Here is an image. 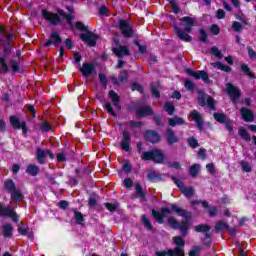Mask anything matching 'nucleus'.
Instances as JSON below:
<instances>
[{"mask_svg":"<svg viewBox=\"0 0 256 256\" xmlns=\"http://www.w3.org/2000/svg\"><path fill=\"white\" fill-rule=\"evenodd\" d=\"M171 213H176V215H178V217H182L183 220L179 222V220L175 219V217L170 216L167 219L169 227L180 231L182 237L189 235V220L192 217L191 212L179 207L175 203L171 204V209H169L167 206L162 207L160 211L152 209V217L157 223H159V225H163V223H165V217H167V215H171Z\"/></svg>","mask_w":256,"mask_h":256,"instance_id":"f257e3e1","label":"nucleus"},{"mask_svg":"<svg viewBox=\"0 0 256 256\" xmlns=\"http://www.w3.org/2000/svg\"><path fill=\"white\" fill-rule=\"evenodd\" d=\"M180 22L183 23V30L177 25L174 26V31H176L177 37L180 39V41H185V43H191L193 41V38L188 33H191L193 31V27L197 25V19L190 17V16H184L180 18Z\"/></svg>","mask_w":256,"mask_h":256,"instance_id":"f03ea898","label":"nucleus"},{"mask_svg":"<svg viewBox=\"0 0 256 256\" xmlns=\"http://www.w3.org/2000/svg\"><path fill=\"white\" fill-rule=\"evenodd\" d=\"M42 17L43 19H45V21L50 23V25H53V27H57V25H61L63 21L61 17H63V19H66V23H68L70 27H73V15L65 13V10L63 9L58 8L56 10V13L43 9Z\"/></svg>","mask_w":256,"mask_h":256,"instance_id":"7ed1b4c3","label":"nucleus"},{"mask_svg":"<svg viewBox=\"0 0 256 256\" xmlns=\"http://www.w3.org/2000/svg\"><path fill=\"white\" fill-rule=\"evenodd\" d=\"M172 241L176 245L173 249L156 251L155 256H185V239L182 236H174Z\"/></svg>","mask_w":256,"mask_h":256,"instance_id":"20e7f679","label":"nucleus"},{"mask_svg":"<svg viewBox=\"0 0 256 256\" xmlns=\"http://www.w3.org/2000/svg\"><path fill=\"white\" fill-rule=\"evenodd\" d=\"M4 189L7 193H10V199L13 203H21V201L25 199L23 191H21V189H17L13 179H7L4 182Z\"/></svg>","mask_w":256,"mask_h":256,"instance_id":"39448f33","label":"nucleus"},{"mask_svg":"<svg viewBox=\"0 0 256 256\" xmlns=\"http://www.w3.org/2000/svg\"><path fill=\"white\" fill-rule=\"evenodd\" d=\"M141 159L143 161H152L156 165H161L165 163V153H163V150L156 148L142 152Z\"/></svg>","mask_w":256,"mask_h":256,"instance_id":"423d86ee","label":"nucleus"},{"mask_svg":"<svg viewBox=\"0 0 256 256\" xmlns=\"http://www.w3.org/2000/svg\"><path fill=\"white\" fill-rule=\"evenodd\" d=\"M194 231L196 233H204V237L202 238V243L204 247H211V243L213 241V236L211 234V226L209 224H200L194 227Z\"/></svg>","mask_w":256,"mask_h":256,"instance_id":"0eeeda50","label":"nucleus"},{"mask_svg":"<svg viewBox=\"0 0 256 256\" xmlns=\"http://www.w3.org/2000/svg\"><path fill=\"white\" fill-rule=\"evenodd\" d=\"M198 104L200 107H205V105H208V107L215 111L217 104L215 103V99H213L210 95L206 94L203 90H198Z\"/></svg>","mask_w":256,"mask_h":256,"instance_id":"6e6552de","label":"nucleus"},{"mask_svg":"<svg viewBox=\"0 0 256 256\" xmlns=\"http://www.w3.org/2000/svg\"><path fill=\"white\" fill-rule=\"evenodd\" d=\"M118 29L121 31L125 39H131L135 37V30L133 29L131 24L125 19H120L118 21Z\"/></svg>","mask_w":256,"mask_h":256,"instance_id":"1a4fd4ad","label":"nucleus"},{"mask_svg":"<svg viewBox=\"0 0 256 256\" xmlns=\"http://www.w3.org/2000/svg\"><path fill=\"white\" fill-rule=\"evenodd\" d=\"M79 37L81 41L88 45V47H95L97 45V39H99V34H95L91 30H88L86 33H81Z\"/></svg>","mask_w":256,"mask_h":256,"instance_id":"9d476101","label":"nucleus"},{"mask_svg":"<svg viewBox=\"0 0 256 256\" xmlns=\"http://www.w3.org/2000/svg\"><path fill=\"white\" fill-rule=\"evenodd\" d=\"M143 139L146 143L157 145V143H161V134L155 130H146L143 133Z\"/></svg>","mask_w":256,"mask_h":256,"instance_id":"9b49d317","label":"nucleus"},{"mask_svg":"<svg viewBox=\"0 0 256 256\" xmlns=\"http://www.w3.org/2000/svg\"><path fill=\"white\" fill-rule=\"evenodd\" d=\"M185 73H187V75H190V77H194L197 81L199 79H202L204 83H211V80L209 79V74L205 70L193 71L191 68H186Z\"/></svg>","mask_w":256,"mask_h":256,"instance_id":"f8f14e48","label":"nucleus"},{"mask_svg":"<svg viewBox=\"0 0 256 256\" xmlns=\"http://www.w3.org/2000/svg\"><path fill=\"white\" fill-rule=\"evenodd\" d=\"M61 43H63V38L59 35V32L52 31L49 39L44 43V47H51L53 45L55 49H59Z\"/></svg>","mask_w":256,"mask_h":256,"instance_id":"ddd939ff","label":"nucleus"},{"mask_svg":"<svg viewBox=\"0 0 256 256\" xmlns=\"http://www.w3.org/2000/svg\"><path fill=\"white\" fill-rule=\"evenodd\" d=\"M226 91L232 101V103H237L241 97V90L233 85L232 83L226 84Z\"/></svg>","mask_w":256,"mask_h":256,"instance_id":"4468645a","label":"nucleus"},{"mask_svg":"<svg viewBox=\"0 0 256 256\" xmlns=\"http://www.w3.org/2000/svg\"><path fill=\"white\" fill-rule=\"evenodd\" d=\"M10 125L13 129H22L23 135H26L29 132V128L27 127V122L19 120L17 116H10Z\"/></svg>","mask_w":256,"mask_h":256,"instance_id":"2eb2a0df","label":"nucleus"},{"mask_svg":"<svg viewBox=\"0 0 256 256\" xmlns=\"http://www.w3.org/2000/svg\"><path fill=\"white\" fill-rule=\"evenodd\" d=\"M189 116L191 117L192 121H195L198 131H203L205 122L203 121V116L201 113H199L197 110H192Z\"/></svg>","mask_w":256,"mask_h":256,"instance_id":"dca6fc26","label":"nucleus"},{"mask_svg":"<svg viewBox=\"0 0 256 256\" xmlns=\"http://www.w3.org/2000/svg\"><path fill=\"white\" fill-rule=\"evenodd\" d=\"M112 53H114V55L118 57V59H123V57L131 56V50H129V47L125 45L119 47H112Z\"/></svg>","mask_w":256,"mask_h":256,"instance_id":"f3484780","label":"nucleus"},{"mask_svg":"<svg viewBox=\"0 0 256 256\" xmlns=\"http://www.w3.org/2000/svg\"><path fill=\"white\" fill-rule=\"evenodd\" d=\"M136 115L140 119H143L145 117H151L152 115H155V111H153V108L151 106L145 105L136 109Z\"/></svg>","mask_w":256,"mask_h":256,"instance_id":"a211bd4d","label":"nucleus"},{"mask_svg":"<svg viewBox=\"0 0 256 256\" xmlns=\"http://www.w3.org/2000/svg\"><path fill=\"white\" fill-rule=\"evenodd\" d=\"M120 148L122 151H131V133H129L127 130L122 132V142L120 143Z\"/></svg>","mask_w":256,"mask_h":256,"instance_id":"6ab92c4d","label":"nucleus"},{"mask_svg":"<svg viewBox=\"0 0 256 256\" xmlns=\"http://www.w3.org/2000/svg\"><path fill=\"white\" fill-rule=\"evenodd\" d=\"M240 115L246 123H253V121H255V113L247 107H242L240 109Z\"/></svg>","mask_w":256,"mask_h":256,"instance_id":"aec40b11","label":"nucleus"},{"mask_svg":"<svg viewBox=\"0 0 256 256\" xmlns=\"http://www.w3.org/2000/svg\"><path fill=\"white\" fill-rule=\"evenodd\" d=\"M80 72L82 73V77L93 75L95 73V64L91 62L83 63L82 67H80Z\"/></svg>","mask_w":256,"mask_h":256,"instance_id":"412c9836","label":"nucleus"},{"mask_svg":"<svg viewBox=\"0 0 256 256\" xmlns=\"http://www.w3.org/2000/svg\"><path fill=\"white\" fill-rule=\"evenodd\" d=\"M166 143L167 145H175V143H179V137L175 134V131L171 128L166 130Z\"/></svg>","mask_w":256,"mask_h":256,"instance_id":"4be33fe9","label":"nucleus"},{"mask_svg":"<svg viewBox=\"0 0 256 256\" xmlns=\"http://www.w3.org/2000/svg\"><path fill=\"white\" fill-rule=\"evenodd\" d=\"M108 97L109 99H111L112 104L114 105V107H116L118 110L121 109V97H119V94H117V92H115V90H110L108 92Z\"/></svg>","mask_w":256,"mask_h":256,"instance_id":"5701e85b","label":"nucleus"},{"mask_svg":"<svg viewBox=\"0 0 256 256\" xmlns=\"http://www.w3.org/2000/svg\"><path fill=\"white\" fill-rule=\"evenodd\" d=\"M36 161L39 165H45L47 163V152L43 148L36 149Z\"/></svg>","mask_w":256,"mask_h":256,"instance_id":"b1692460","label":"nucleus"},{"mask_svg":"<svg viewBox=\"0 0 256 256\" xmlns=\"http://www.w3.org/2000/svg\"><path fill=\"white\" fill-rule=\"evenodd\" d=\"M147 179L150 183H159V181H163V174L155 172V170H150L147 173Z\"/></svg>","mask_w":256,"mask_h":256,"instance_id":"393cba45","label":"nucleus"},{"mask_svg":"<svg viewBox=\"0 0 256 256\" xmlns=\"http://www.w3.org/2000/svg\"><path fill=\"white\" fill-rule=\"evenodd\" d=\"M240 71L245 75V77H248V79H256V75L251 71L249 65L245 63L240 64Z\"/></svg>","mask_w":256,"mask_h":256,"instance_id":"a878e982","label":"nucleus"},{"mask_svg":"<svg viewBox=\"0 0 256 256\" xmlns=\"http://www.w3.org/2000/svg\"><path fill=\"white\" fill-rule=\"evenodd\" d=\"M168 125L170 127H177V125H187V122H185V119L179 116H174L173 118L168 119Z\"/></svg>","mask_w":256,"mask_h":256,"instance_id":"bb28decb","label":"nucleus"},{"mask_svg":"<svg viewBox=\"0 0 256 256\" xmlns=\"http://www.w3.org/2000/svg\"><path fill=\"white\" fill-rule=\"evenodd\" d=\"M3 237L5 239L13 238V225L11 223H7L2 227Z\"/></svg>","mask_w":256,"mask_h":256,"instance_id":"cd10ccee","label":"nucleus"},{"mask_svg":"<svg viewBox=\"0 0 256 256\" xmlns=\"http://www.w3.org/2000/svg\"><path fill=\"white\" fill-rule=\"evenodd\" d=\"M229 224L223 220H218L214 226L215 233H221V231H227Z\"/></svg>","mask_w":256,"mask_h":256,"instance_id":"c85d7f7f","label":"nucleus"},{"mask_svg":"<svg viewBox=\"0 0 256 256\" xmlns=\"http://www.w3.org/2000/svg\"><path fill=\"white\" fill-rule=\"evenodd\" d=\"M74 220L76 225H82V227H85V217L83 216V213L74 210Z\"/></svg>","mask_w":256,"mask_h":256,"instance_id":"c756f323","label":"nucleus"},{"mask_svg":"<svg viewBox=\"0 0 256 256\" xmlns=\"http://www.w3.org/2000/svg\"><path fill=\"white\" fill-rule=\"evenodd\" d=\"M135 193H136V197H138V199H142L143 201H145L146 197H147V193H145V191H143V186L139 183L135 184Z\"/></svg>","mask_w":256,"mask_h":256,"instance_id":"7c9ffc66","label":"nucleus"},{"mask_svg":"<svg viewBox=\"0 0 256 256\" xmlns=\"http://www.w3.org/2000/svg\"><path fill=\"white\" fill-rule=\"evenodd\" d=\"M26 173L31 177H37L39 175V166L35 164H29L26 169Z\"/></svg>","mask_w":256,"mask_h":256,"instance_id":"2f4dec72","label":"nucleus"},{"mask_svg":"<svg viewBox=\"0 0 256 256\" xmlns=\"http://www.w3.org/2000/svg\"><path fill=\"white\" fill-rule=\"evenodd\" d=\"M214 119L222 125H225L227 121L231 120V118H228L225 113H214Z\"/></svg>","mask_w":256,"mask_h":256,"instance_id":"473e14b6","label":"nucleus"},{"mask_svg":"<svg viewBox=\"0 0 256 256\" xmlns=\"http://www.w3.org/2000/svg\"><path fill=\"white\" fill-rule=\"evenodd\" d=\"M163 110L167 112V115L175 114V104L171 101H166L163 105Z\"/></svg>","mask_w":256,"mask_h":256,"instance_id":"72a5a7b5","label":"nucleus"},{"mask_svg":"<svg viewBox=\"0 0 256 256\" xmlns=\"http://www.w3.org/2000/svg\"><path fill=\"white\" fill-rule=\"evenodd\" d=\"M101 103H105L104 104V109L107 111V113H109V115H112V117H117V113L115 112V110H113V105H111V102L103 99L101 100Z\"/></svg>","mask_w":256,"mask_h":256,"instance_id":"f704fd0d","label":"nucleus"},{"mask_svg":"<svg viewBox=\"0 0 256 256\" xmlns=\"http://www.w3.org/2000/svg\"><path fill=\"white\" fill-rule=\"evenodd\" d=\"M51 129H52L51 123H49L47 120H42L39 123V130L41 131V133H49Z\"/></svg>","mask_w":256,"mask_h":256,"instance_id":"c9c22d12","label":"nucleus"},{"mask_svg":"<svg viewBox=\"0 0 256 256\" xmlns=\"http://www.w3.org/2000/svg\"><path fill=\"white\" fill-rule=\"evenodd\" d=\"M180 191L188 199L193 197V195H195V188H193L192 186H189V187L184 186L181 188Z\"/></svg>","mask_w":256,"mask_h":256,"instance_id":"e433bc0d","label":"nucleus"},{"mask_svg":"<svg viewBox=\"0 0 256 256\" xmlns=\"http://www.w3.org/2000/svg\"><path fill=\"white\" fill-rule=\"evenodd\" d=\"M238 135H240V137L244 139V141H247V143L251 141V134H248L247 129H245V127L243 126L238 128Z\"/></svg>","mask_w":256,"mask_h":256,"instance_id":"4c0bfd02","label":"nucleus"},{"mask_svg":"<svg viewBox=\"0 0 256 256\" xmlns=\"http://www.w3.org/2000/svg\"><path fill=\"white\" fill-rule=\"evenodd\" d=\"M11 69L9 68V65H7V60L4 57H0V73H4V75H7Z\"/></svg>","mask_w":256,"mask_h":256,"instance_id":"58836bf2","label":"nucleus"},{"mask_svg":"<svg viewBox=\"0 0 256 256\" xmlns=\"http://www.w3.org/2000/svg\"><path fill=\"white\" fill-rule=\"evenodd\" d=\"M17 231L19 233V235H21L22 237H26L27 233H29V226L23 222H21L18 225Z\"/></svg>","mask_w":256,"mask_h":256,"instance_id":"ea45409f","label":"nucleus"},{"mask_svg":"<svg viewBox=\"0 0 256 256\" xmlns=\"http://www.w3.org/2000/svg\"><path fill=\"white\" fill-rule=\"evenodd\" d=\"M141 221L144 225V227L148 230V231H154V227L153 224H151V221L149 220V218H147V215L143 214L141 216Z\"/></svg>","mask_w":256,"mask_h":256,"instance_id":"a19ab883","label":"nucleus"},{"mask_svg":"<svg viewBox=\"0 0 256 256\" xmlns=\"http://www.w3.org/2000/svg\"><path fill=\"white\" fill-rule=\"evenodd\" d=\"M213 67H217L220 71H224V73H231V66L224 65L223 62H214Z\"/></svg>","mask_w":256,"mask_h":256,"instance_id":"79ce46f5","label":"nucleus"},{"mask_svg":"<svg viewBox=\"0 0 256 256\" xmlns=\"http://www.w3.org/2000/svg\"><path fill=\"white\" fill-rule=\"evenodd\" d=\"M199 171H201V165H199V164H193L189 168V174L193 178H195L197 175H199Z\"/></svg>","mask_w":256,"mask_h":256,"instance_id":"37998d69","label":"nucleus"},{"mask_svg":"<svg viewBox=\"0 0 256 256\" xmlns=\"http://www.w3.org/2000/svg\"><path fill=\"white\" fill-rule=\"evenodd\" d=\"M6 213H8L6 217L12 219L14 223H19V215H17V212H15L13 208H11L10 210L8 208V210H6Z\"/></svg>","mask_w":256,"mask_h":256,"instance_id":"c03bdc74","label":"nucleus"},{"mask_svg":"<svg viewBox=\"0 0 256 256\" xmlns=\"http://www.w3.org/2000/svg\"><path fill=\"white\" fill-rule=\"evenodd\" d=\"M150 90L152 93V97H155V99H160L161 98V92H159V89H157V86H155V83L150 84Z\"/></svg>","mask_w":256,"mask_h":256,"instance_id":"a18cd8bd","label":"nucleus"},{"mask_svg":"<svg viewBox=\"0 0 256 256\" xmlns=\"http://www.w3.org/2000/svg\"><path fill=\"white\" fill-rule=\"evenodd\" d=\"M168 3L171 6L172 11L173 13H175V15H179V13H181V8H179V5L175 0H168Z\"/></svg>","mask_w":256,"mask_h":256,"instance_id":"49530a36","label":"nucleus"},{"mask_svg":"<svg viewBox=\"0 0 256 256\" xmlns=\"http://www.w3.org/2000/svg\"><path fill=\"white\" fill-rule=\"evenodd\" d=\"M122 171L125 173V175H129L131 171H133V165L129 163L127 160L124 161V164L122 166Z\"/></svg>","mask_w":256,"mask_h":256,"instance_id":"de8ad7c7","label":"nucleus"},{"mask_svg":"<svg viewBox=\"0 0 256 256\" xmlns=\"http://www.w3.org/2000/svg\"><path fill=\"white\" fill-rule=\"evenodd\" d=\"M128 79H129V72H127V70H121L119 73L120 83H127Z\"/></svg>","mask_w":256,"mask_h":256,"instance_id":"09e8293b","label":"nucleus"},{"mask_svg":"<svg viewBox=\"0 0 256 256\" xmlns=\"http://www.w3.org/2000/svg\"><path fill=\"white\" fill-rule=\"evenodd\" d=\"M240 165H241L242 171H243L244 173H251V172L253 171V167H251V166L248 164V162H246V161H244V160H242V161L240 162Z\"/></svg>","mask_w":256,"mask_h":256,"instance_id":"8fccbe9b","label":"nucleus"},{"mask_svg":"<svg viewBox=\"0 0 256 256\" xmlns=\"http://www.w3.org/2000/svg\"><path fill=\"white\" fill-rule=\"evenodd\" d=\"M11 210L12 209V206L11 205H8L5 207V205L3 203L0 202V217H7V210Z\"/></svg>","mask_w":256,"mask_h":256,"instance_id":"3c124183","label":"nucleus"},{"mask_svg":"<svg viewBox=\"0 0 256 256\" xmlns=\"http://www.w3.org/2000/svg\"><path fill=\"white\" fill-rule=\"evenodd\" d=\"M199 41H201V43H207V30H205V28H200L199 29Z\"/></svg>","mask_w":256,"mask_h":256,"instance_id":"603ef678","label":"nucleus"},{"mask_svg":"<svg viewBox=\"0 0 256 256\" xmlns=\"http://www.w3.org/2000/svg\"><path fill=\"white\" fill-rule=\"evenodd\" d=\"M187 143H188L189 147H191V149H197V147H199V141H197V139H195V137L188 138Z\"/></svg>","mask_w":256,"mask_h":256,"instance_id":"864d4df0","label":"nucleus"},{"mask_svg":"<svg viewBox=\"0 0 256 256\" xmlns=\"http://www.w3.org/2000/svg\"><path fill=\"white\" fill-rule=\"evenodd\" d=\"M10 67L13 73H19V62L17 60L11 59L10 60Z\"/></svg>","mask_w":256,"mask_h":256,"instance_id":"5fc2aeb1","label":"nucleus"},{"mask_svg":"<svg viewBox=\"0 0 256 256\" xmlns=\"http://www.w3.org/2000/svg\"><path fill=\"white\" fill-rule=\"evenodd\" d=\"M131 89L132 91H138V93H145V89L141 86V84L137 83V82H133L131 85Z\"/></svg>","mask_w":256,"mask_h":256,"instance_id":"6e6d98bb","label":"nucleus"},{"mask_svg":"<svg viewBox=\"0 0 256 256\" xmlns=\"http://www.w3.org/2000/svg\"><path fill=\"white\" fill-rule=\"evenodd\" d=\"M134 45H136V47H138L139 53H141V55H145V53H147V46L141 45L139 40H135Z\"/></svg>","mask_w":256,"mask_h":256,"instance_id":"4d7b16f0","label":"nucleus"},{"mask_svg":"<svg viewBox=\"0 0 256 256\" xmlns=\"http://www.w3.org/2000/svg\"><path fill=\"white\" fill-rule=\"evenodd\" d=\"M104 207H106V209L108 211H110V213H115V211H117V204H113V203H109V202H105L104 203Z\"/></svg>","mask_w":256,"mask_h":256,"instance_id":"13d9d810","label":"nucleus"},{"mask_svg":"<svg viewBox=\"0 0 256 256\" xmlns=\"http://www.w3.org/2000/svg\"><path fill=\"white\" fill-rule=\"evenodd\" d=\"M218 212H219V208L217 206H210L208 208L209 217H217Z\"/></svg>","mask_w":256,"mask_h":256,"instance_id":"bf43d9fd","label":"nucleus"},{"mask_svg":"<svg viewBox=\"0 0 256 256\" xmlns=\"http://www.w3.org/2000/svg\"><path fill=\"white\" fill-rule=\"evenodd\" d=\"M25 108L27 109V111H29L33 118L37 117V110L35 109V106H33L32 104H26Z\"/></svg>","mask_w":256,"mask_h":256,"instance_id":"052dcab7","label":"nucleus"},{"mask_svg":"<svg viewBox=\"0 0 256 256\" xmlns=\"http://www.w3.org/2000/svg\"><path fill=\"white\" fill-rule=\"evenodd\" d=\"M98 77H99V81L103 85L104 89H107V83H109V81L107 80V76L103 73H100L98 75Z\"/></svg>","mask_w":256,"mask_h":256,"instance_id":"680f3d73","label":"nucleus"},{"mask_svg":"<svg viewBox=\"0 0 256 256\" xmlns=\"http://www.w3.org/2000/svg\"><path fill=\"white\" fill-rule=\"evenodd\" d=\"M211 53L212 55H215L217 59H223V53H221L219 48H217L216 46H213L211 48Z\"/></svg>","mask_w":256,"mask_h":256,"instance_id":"e2e57ef3","label":"nucleus"},{"mask_svg":"<svg viewBox=\"0 0 256 256\" xmlns=\"http://www.w3.org/2000/svg\"><path fill=\"white\" fill-rule=\"evenodd\" d=\"M184 87H186L188 91H195V83L191 80H186L184 82Z\"/></svg>","mask_w":256,"mask_h":256,"instance_id":"0e129e2a","label":"nucleus"},{"mask_svg":"<svg viewBox=\"0 0 256 256\" xmlns=\"http://www.w3.org/2000/svg\"><path fill=\"white\" fill-rule=\"evenodd\" d=\"M210 33H212V35H219V33H221V28H219V25L217 24H212L210 27Z\"/></svg>","mask_w":256,"mask_h":256,"instance_id":"69168bd1","label":"nucleus"},{"mask_svg":"<svg viewBox=\"0 0 256 256\" xmlns=\"http://www.w3.org/2000/svg\"><path fill=\"white\" fill-rule=\"evenodd\" d=\"M75 25H76V29H78V31H85L86 33H87V31H89L87 26H85V24H83V22H81V21H77L75 23Z\"/></svg>","mask_w":256,"mask_h":256,"instance_id":"338daca9","label":"nucleus"},{"mask_svg":"<svg viewBox=\"0 0 256 256\" xmlns=\"http://www.w3.org/2000/svg\"><path fill=\"white\" fill-rule=\"evenodd\" d=\"M199 251H201V246H194L193 249L189 251L188 256H199Z\"/></svg>","mask_w":256,"mask_h":256,"instance_id":"774afa93","label":"nucleus"}]
</instances>
